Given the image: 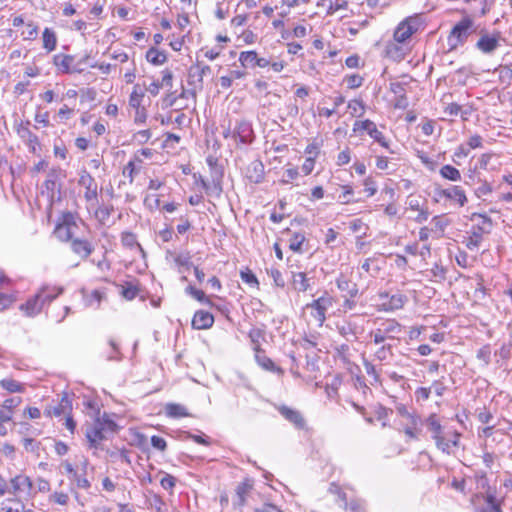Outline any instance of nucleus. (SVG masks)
<instances>
[{"instance_id":"obj_1","label":"nucleus","mask_w":512,"mask_h":512,"mask_svg":"<svg viewBox=\"0 0 512 512\" xmlns=\"http://www.w3.org/2000/svg\"><path fill=\"white\" fill-rule=\"evenodd\" d=\"M63 292L62 287L43 285L38 292L20 306V310L28 317H34L41 313L46 305H49Z\"/></svg>"},{"instance_id":"obj_2","label":"nucleus","mask_w":512,"mask_h":512,"mask_svg":"<svg viewBox=\"0 0 512 512\" xmlns=\"http://www.w3.org/2000/svg\"><path fill=\"white\" fill-rule=\"evenodd\" d=\"M476 31V26L473 18L469 15L464 16L459 20L451 29L447 43L449 51L457 50L468 41V38Z\"/></svg>"},{"instance_id":"obj_3","label":"nucleus","mask_w":512,"mask_h":512,"mask_svg":"<svg viewBox=\"0 0 512 512\" xmlns=\"http://www.w3.org/2000/svg\"><path fill=\"white\" fill-rule=\"evenodd\" d=\"M476 219H479V222L472 225L468 232L469 237L467 238L466 247L469 250L477 249L483 240V235L490 234L493 227L492 219L485 214L473 213L471 220L475 221Z\"/></svg>"},{"instance_id":"obj_4","label":"nucleus","mask_w":512,"mask_h":512,"mask_svg":"<svg viewBox=\"0 0 512 512\" xmlns=\"http://www.w3.org/2000/svg\"><path fill=\"white\" fill-rule=\"evenodd\" d=\"M504 42L505 38L500 31L495 29L493 31L482 29L474 47L483 55L492 56L502 47Z\"/></svg>"},{"instance_id":"obj_5","label":"nucleus","mask_w":512,"mask_h":512,"mask_svg":"<svg viewBox=\"0 0 512 512\" xmlns=\"http://www.w3.org/2000/svg\"><path fill=\"white\" fill-rule=\"evenodd\" d=\"M7 484V493L13 495L15 501L28 500L34 495L32 480L25 474L15 475Z\"/></svg>"},{"instance_id":"obj_6","label":"nucleus","mask_w":512,"mask_h":512,"mask_svg":"<svg viewBox=\"0 0 512 512\" xmlns=\"http://www.w3.org/2000/svg\"><path fill=\"white\" fill-rule=\"evenodd\" d=\"M401 332L402 325L397 320L386 319L382 321L375 330L370 332V337L373 338L375 345H380L386 340L397 339Z\"/></svg>"},{"instance_id":"obj_7","label":"nucleus","mask_w":512,"mask_h":512,"mask_svg":"<svg viewBox=\"0 0 512 512\" xmlns=\"http://www.w3.org/2000/svg\"><path fill=\"white\" fill-rule=\"evenodd\" d=\"M53 63L62 73L82 72L85 70L84 64L94 67L90 56L84 57L82 60L74 64V57L65 54H56L53 57Z\"/></svg>"},{"instance_id":"obj_8","label":"nucleus","mask_w":512,"mask_h":512,"mask_svg":"<svg viewBox=\"0 0 512 512\" xmlns=\"http://www.w3.org/2000/svg\"><path fill=\"white\" fill-rule=\"evenodd\" d=\"M474 512H502L501 503L496 498V491L477 493L472 497Z\"/></svg>"},{"instance_id":"obj_9","label":"nucleus","mask_w":512,"mask_h":512,"mask_svg":"<svg viewBox=\"0 0 512 512\" xmlns=\"http://www.w3.org/2000/svg\"><path fill=\"white\" fill-rule=\"evenodd\" d=\"M333 302V298L325 292L324 295L306 305V308L311 309V316L319 326H322L325 322L326 312L330 307H332Z\"/></svg>"},{"instance_id":"obj_10","label":"nucleus","mask_w":512,"mask_h":512,"mask_svg":"<svg viewBox=\"0 0 512 512\" xmlns=\"http://www.w3.org/2000/svg\"><path fill=\"white\" fill-rule=\"evenodd\" d=\"M421 23L418 16H410L398 24L394 31V40L397 43L406 42L419 30Z\"/></svg>"},{"instance_id":"obj_11","label":"nucleus","mask_w":512,"mask_h":512,"mask_svg":"<svg viewBox=\"0 0 512 512\" xmlns=\"http://www.w3.org/2000/svg\"><path fill=\"white\" fill-rule=\"evenodd\" d=\"M396 411L401 417H408V423L404 424L403 431L409 439L417 440L419 436L420 417L416 413L408 411L404 404H398Z\"/></svg>"},{"instance_id":"obj_12","label":"nucleus","mask_w":512,"mask_h":512,"mask_svg":"<svg viewBox=\"0 0 512 512\" xmlns=\"http://www.w3.org/2000/svg\"><path fill=\"white\" fill-rule=\"evenodd\" d=\"M30 121L20 122L16 125V133L34 155H40L41 144L39 138L29 129Z\"/></svg>"},{"instance_id":"obj_13","label":"nucleus","mask_w":512,"mask_h":512,"mask_svg":"<svg viewBox=\"0 0 512 512\" xmlns=\"http://www.w3.org/2000/svg\"><path fill=\"white\" fill-rule=\"evenodd\" d=\"M353 131L354 132H360L365 131L367 134L374 139V141L378 142L382 147L389 150L391 153H393L392 150L389 148V142L383 135L381 131H379L376 127V124L369 120H363V121H356L353 125Z\"/></svg>"},{"instance_id":"obj_14","label":"nucleus","mask_w":512,"mask_h":512,"mask_svg":"<svg viewBox=\"0 0 512 512\" xmlns=\"http://www.w3.org/2000/svg\"><path fill=\"white\" fill-rule=\"evenodd\" d=\"M76 228L74 215L66 213L56 225L54 235L61 241H70L75 234Z\"/></svg>"},{"instance_id":"obj_15","label":"nucleus","mask_w":512,"mask_h":512,"mask_svg":"<svg viewBox=\"0 0 512 512\" xmlns=\"http://www.w3.org/2000/svg\"><path fill=\"white\" fill-rule=\"evenodd\" d=\"M254 139L252 124L244 119L237 120L233 128V140L243 145H249Z\"/></svg>"},{"instance_id":"obj_16","label":"nucleus","mask_w":512,"mask_h":512,"mask_svg":"<svg viewBox=\"0 0 512 512\" xmlns=\"http://www.w3.org/2000/svg\"><path fill=\"white\" fill-rule=\"evenodd\" d=\"M115 417V414L107 413H104L101 417L98 416V440L109 439L118 432L120 427L114 420Z\"/></svg>"},{"instance_id":"obj_17","label":"nucleus","mask_w":512,"mask_h":512,"mask_svg":"<svg viewBox=\"0 0 512 512\" xmlns=\"http://www.w3.org/2000/svg\"><path fill=\"white\" fill-rule=\"evenodd\" d=\"M78 184L84 189V196L87 201H93L96 199V185H94V178L86 170H82L80 172Z\"/></svg>"},{"instance_id":"obj_18","label":"nucleus","mask_w":512,"mask_h":512,"mask_svg":"<svg viewBox=\"0 0 512 512\" xmlns=\"http://www.w3.org/2000/svg\"><path fill=\"white\" fill-rule=\"evenodd\" d=\"M438 194L446 199L456 201L460 207H463L467 203L465 191L458 185L442 189Z\"/></svg>"},{"instance_id":"obj_19","label":"nucleus","mask_w":512,"mask_h":512,"mask_svg":"<svg viewBox=\"0 0 512 512\" xmlns=\"http://www.w3.org/2000/svg\"><path fill=\"white\" fill-rule=\"evenodd\" d=\"M278 411L287 421L295 425L296 428L303 429L305 427V419L298 410L282 405L278 408Z\"/></svg>"},{"instance_id":"obj_20","label":"nucleus","mask_w":512,"mask_h":512,"mask_svg":"<svg viewBox=\"0 0 512 512\" xmlns=\"http://www.w3.org/2000/svg\"><path fill=\"white\" fill-rule=\"evenodd\" d=\"M246 176L250 182L259 184L264 180L265 172H264V164L260 160L252 161L248 167Z\"/></svg>"},{"instance_id":"obj_21","label":"nucleus","mask_w":512,"mask_h":512,"mask_svg":"<svg viewBox=\"0 0 512 512\" xmlns=\"http://www.w3.org/2000/svg\"><path fill=\"white\" fill-rule=\"evenodd\" d=\"M213 323V315L204 310L196 311L192 319V326L197 330L208 329L213 325Z\"/></svg>"},{"instance_id":"obj_22","label":"nucleus","mask_w":512,"mask_h":512,"mask_svg":"<svg viewBox=\"0 0 512 512\" xmlns=\"http://www.w3.org/2000/svg\"><path fill=\"white\" fill-rule=\"evenodd\" d=\"M11 283V280L0 271V290L6 288ZM15 301L12 294L0 292V312L9 308Z\"/></svg>"},{"instance_id":"obj_23","label":"nucleus","mask_w":512,"mask_h":512,"mask_svg":"<svg viewBox=\"0 0 512 512\" xmlns=\"http://www.w3.org/2000/svg\"><path fill=\"white\" fill-rule=\"evenodd\" d=\"M222 177L223 171L221 169H215V175H212L211 183L208 182V188H205V192L208 195L219 198L222 194Z\"/></svg>"},{"instance_id":"obj_24","label":"nucleus","mask_w":512,"mask_h":512,"mask_svg":"<svg viewBox=\"0 0 512 512\" xmlns=\"http://www.w3.org/2000/svg\"><path fill=\"white\" fill-rule=\"evenodd\" d=\"M71 408H72L71 401L68 399L67 396H64V397H62V399L60 400V402L57 405L50 406L49 408H47L45 413L49 417H51V416L59 417L61 415L68 414L69 411L71 410Z\"/></svg>"},{"instance_id":"obj_25","label":"nucleus","mask_w":512,"mask_h":512,"mask_svg":"<svg viewBox=\"0 0 512 512\" xmlns=\"http://www.w3.org/2000/svg\"><path fill=\"white\" fill-rule=\"evenodd\" d=\"M336 285L337 288L345 292V296H349L350 298H355L358 295V286L356 283L352 282L351 280L347 279L343 275L338 277L336 279Z\"/></svg>"},{"instance_id":"obj_26","label":"nucleus","mask_w":512,"mask_h":512,"mask_svg":"<svg viewBox=\"0 0 512 512\" xmlns=\"http://www.w3.org/2000/svg\"><path fill=\"white\" fill-rule=\"evenodd\" d=\"M198 71V68H195L194 65L189 67L187 73V84L189 87L201 92L203 90L204 83L203 78Z\"/></svg>"},{"instance_id":"obj_27","label":"nucleus","mask_w":512,"mask_h":512,"mask_svg":"<svg viewBox=\"0 0 512 512\" xmlns=\"http://www.w3.org/2000/svg\"><path fill=\"white\" fill-rule=\"evenodd\" d=\"M400 43L390 42L386 45L385 53L386 56L394 61H401L404 59L406 52Z\"/></svg>"},{"instance_id":"obj_28","label":"nucleus","mask_w":512,"mask_h":512,"mask_svg":"<svg viewBox=\"0 0 512 512\" xmlns=\"http://www.w3.org/2000/svg\"><path fill=\"white\" fill-rule=\"evenodd\" d=\"M42 42L43 48L47 52H52L56 49L57 46V36L56 33L51 28H45L42 33Z\"/></svg>"},{"instance_id":"obj_29","label":"nucleus","mask_w":512,"mask_h":512,"mask_svg":"<svg viewBox=\"0 0 512 512\" xmlns=\"http://www.w3.org/2000/svg\"><path fill=\"white\" fill-rule=\"evenodd\" d=\"M255 359L257 363L267 371H280V368H277L275 366L274 362L265 355L264 351L261 348H256Z\"/></svg>"},{"instance_id":"obj_30","label":"nucleus","mask_w":512,"mask_h":512,"mask_svg":"<svg viewBox=\"0 0 512 512\" xmlns=\"http://www.w3.org/2000/svg\"><path fill=\"white\" fill-rule=\"evenodd\" d=\"M111 286L116 290V292L120 293L123 298L129 301L133 300L139 292L138 287L132 283H127L126 286L121 287L111 283Z\"/></svg>"},{"instance_id":"obj_31","label":"nucleus","mask_w":512,"mask_h":512,"mask_svg":"<svg viewBox=\"0 0 512 512\" xmlns=\"http://www.w3.org/2000/svg\"><path fill=\"white\" fill-rule=\"evenodd\" d=\"M428 429L432 433V439L435 440L444 434L443 427L440 424L436 414H431L425 421Z\"/></svg>"},{"instance_id":"obj_32","label":"nucleus","mask_w":512,"mask_h":512,"mask_svg":"<svg viewBox=\"0 0 512 512\" xmlns=\"http://www.w3.org/2000/svg\"><path fill=\"white\" fill-rule=\"evenodd\" d=\"M258 57L257 52L254 50L242 51L239 54V62L244 68H255Z\"/></svg>"},{"instance_id":"obj_33","label":"nucleus","mask_w":512,"mask_h":512,"mask_svg":"<svg viewBox=\"0 0 512 512\" xmlns=\"http://www.w3.org/2000/svg\"><path fill=\"white\" fill-rule=\"evenodd\" d=\"M374 359L380 362H386L393 357L392 345L389 343H382L374 352Z\"/></svg>"},{"instance_id":"obj_34","label":"nucleus","mask_w":512,"mask_h":512,"mask_svg":"<svg viewBox=\"0 0 512 512\" xmlns=\"http://www.w3.org/2000/svg\"><path fill=\"white\" fill-rule=\"evenodd\" d=\"M441 177H443L446 180L457 182L461 180V173L460 171L455 168L452 165L446 164L441 167L439 171Z\"/></svg>"},{"instance_id":"obj_35","label":"nucleus","mask_w":512,"mask_h":512,"mask_svg":"<svg viewBox=\"0 0 512 512\" xmlns=\"http://www.w3.org/2000/svg\"><path fill=\"white\" fill-rule=\"evenodd\" d=\"M0 386L10 393H22L25 391V386L11 378H5L0 381Z\"/></svg>"},{"instance_id":"obj_36","label":"nucleus","mask_w":512,"mask_h":512,"mask_svg":"<svg viewBox=\"0 0 512 512\" xmlns=\"http://www.w3.org/2000/svg\"><path fill=\"white\" fill-rule=\"evenodd\" d=\"M165 412L167 416L171 418H181L188 416L187 409L183 405L177 403L167 404L165 407Z\"/></svg>"},{"instance_id":"obj_37","label":"nucleus","mask_w":512,"mask_h":512,"mask_svg":"<svg viewBox=\"0 0 512 512\" xmlns=\"http://www.w3.org/2000/svg\"><path fill=\"white\" fill-rule=\"evenodd\" d=\"M146 59L154 65H161L166 62L167 57L163 51H159L152 47L146 52Z\"/></svg>"},{"instance_id":"obj_38","label":"nucleus","mask_w":512,"mask_h":512,"mask_svg":"<svg viewBox=\"0 0 512 512\" xmlns=\"http://www.w3.org/2000/svg\"><path fill=\"white\" fill-rule=\"evenodd\" d=\"M309 286V281L305 273L298 272L293 274V287L295 290L305 292L308 290Z\"/></svg>"},{"instance_id":"obj_39","label":"nucleus","mask_w":512,"mask_h":512,"mask_svg":"<svg viewBox=\"0 0 512 512\" xmlns=\"http://www.w3.org/2000/svg\"><path fill=\"white\" fill-rule=\"evenodd\" d=\"M142 164V161L138 158L135 160H130L127 165L123 169V175L124 177H128L130 183L133 181L134 174L138 173L140 170V166Z\"/></svg>"},{"instance_id":"obj_40","label":"nucleus","mask_w":512,"mask_h":512,"mask_svg":"<svg viewBox=\"0 0 512 512\" xmlns=\"http://www.w3.org/2000/svg\"><path fill=\"white\" fill-rule=\"evenodd\" d=\"M306 240L303 233H294L289 239V248L297 253H303L302 245Z\"/></svg>"},{"instance_id":"obj_41","label":"nucleus","mask_w":512,"mask_h":512,"mask_svg":"<svg viewBox=\"0 0 512 512\" xmlns=\"http://www.w3.org/2000/svg\"><path fill=\"white\" fill-rule=\"evenodd\" d=\"M435 445L436 447L446 454L453 453L454 449L451 445L450 440L448 439L447 432H444L443 435H441L439 438L435 439Z\"/></svg>"},{"instance_id":"obj_42","label":"nucleus","mask_w":512,"mask_h":512,"mask_svg":"<svg viewBox=\"0 0 512 512\" xmlns=\"http://www.w3.org/2000/svg\"><path fill=\"white\" fill-rule=\"evenodd\" d=\"M185 292L194 299H196L197 301H199L200 303L211 305L210 299L205 295V293L202 290L190 285L186 287Z\"/></svg>"},{"instance_id":"obj_43","label":"nucleus","mask_w":512,"mask_h":512,"mask_svg":"<svg viewBox=\"0 0 512 512\" xmlns=\"http://www.w3.org/2000/svg\"><path fill=\"white\" fill-rule=\"evenodd\" d=\"M348 108L352 116L361 117L365 112V104L361 99H353L349 101Z\"/></svg>"},{"instance_id":"obj_44","label":"nucleus","mask_w":512,"mask_h":512,"mask_svg":"<svg viewBox=\"0 0 512 512\" xmlns=\"http://www.w3.org/2000/svg\"><path fill=\"white\" fill-rule=\"evenodd\" d=\"M147 505L151 510H154L155 512H165V503L157 494H154L147 499Z\"/></svg>"},{"instance_id":"obj_45","label":"nucleus","mask_w":512,"mask_h":512,"mask_svg":"<svg viewBox=\"0 0 512 512\" xmlns=\"http://www.w3.org/2000/svg\"><path fill=\"white\" fill-rule=\"evenodd\" d=\"M143 97H144V93L141 89H139L138 85H136L130 95V98H129V105L132 107V108H140L142 107L141 106V102L143 100Z\"/></svg>"},{"instance_id":"obj_46","label":"nucleus","mask_w":512,"mask_h":512,"mask_svg":"<svg viewBox=\"0 0 512 512\" xmlns=\"http://www.w3.org/2000/svg\"><path fill=\"white\" fill-rule=\"evenodd\" d=\"M122 242L124 245L128 247H136L142 256H145V251L141 247V245L137 242L136 236L133 233H124L122 236Z\"/></svg>"},{"instance_id":"obj_47","label":"nucleus","mask_w":512,"mask_h":512,"mask_svg":"<svg viewBox=\"0 0 512 512\" xmlns=\"http://www.w3.org/2000/svg\"><path fill=\"white\" fill-rule=\"evenodd\" d=\"M476 358L488 366L491 362V346L490 344L483 345L476 353Z\"/></svg>"},{"instance_id":"obj_48","label":"nucleus","mask_w":512,"mask_h":512,"mask_svg":"<svg viewBox=\"0 0 512 512\" xmlns=\"http://www.w3.org/2000/svg\"><path fill=\"white\" fill-rule=\"evenodd\" d=\"M406 297L402 294H394L389 298L386 310H396L403 307Z\"/></svg>"},{"instance_id":"obj_49","label":"nucleus","mask_w":512,"mask_h":512,"mask_svg":"<svg viewBox=\"0 0 512 512\" xmlns=\"http://www.w3.org/2000/svg\"><path fill=\"white\" fill-rule=\"evenodd\" d=\"M23 39L26 41H33L38 36V26L32 21L26 23V30L22 32Z\"/></svg>"},{"instance_id":"obj_50","label":"nucleus","mask_w":512,"mask_h":512,"mask_svg":"<svg viewBox=\"0 0 512 512\" xmlns=\"http://www.w3.org/2000/svg\"><path fill=\"white\" fill-rule=\"evenodd\" d=\"M354 194L353 188L350 185L343 186V192L339 195L338 201L341 204H349V203H355L358 202V200H355L352 198Z\"/></svg>"},{"instance_id":"obj_51","label":"nucleus","mask_w":512,"mask_h":512,"mask_svg":"<svg viewBox=\"0 0 512 512\" xmlns=\"http://www.w3.org/2000/svg\"><path fill=\"white\" fill-rule=\"evenodd\" d=\"M251 489V485L247 482L240 483L236 488V495L238 497L237 504L242 506L245 503L246 495L248 494L249 490Z\"/></svg>"},{"instance_id":"obj_52","label":"nucleus","mask_w":512,"mask_h":512,"mask_svg":"<svg viewBox=\"0 0 512 512\" xmlns=\"http://www.w3.org/2000/svg\"><path fill=\"white\" fill-rule=\"evenodd\" d=\"M474 477L476 479L478 486L481 489L485 490L486 492L493 491L489 485V481H488L487 474L485 471H483V470L476 471Z\"/></svg>"},{"instance_id":"obj_53","label":"nucleus","mask_w":512,"mask_h":512,"mask_svg":"<svg viewBox=\"0 0 512 512\" xmlns=\"http://www.w3.org/2000/svg\"><path fill=\"white\" fill-rule=\"evenodd\" d=\"M248 335H249L251 342L254 345V351L256 350V348H261L260 340L264 339V336H265L264 330H262L260 328H252L249 331Z\"/></svg>"},{"instance_id":"obj_54","label":"nucleus","mask_w":512,"mask_h":512,"mask_svg":"<svg viewBox=\"0 0 512 512\" xmlns=\"http://www.w3.org/2000/svg\"><path fill=\"white\" fill-rule=\"evenodd\" d=\"M72 248L77 254H80L82 256H87L91 252L88 243L85 241L74 240L72 242Z\"/></svg>"},{"instance_id":"obj_55","label":"nucleus","mask_w":512,"mask_h":512,"mask_svg":"<svg viewBox=\"0 0 512 512\" xmlns=\"http://www.w3.org/2000/svg\"><path fill=\"white\" fill-rule=\"evenodd\" d=\"M363 366L365 368V371H366L367 375L372 377L374 383H380L381 382L380 375L377 372L376 367H375V365L373 363H371L368 360H364L363 361Z\"/></svg>"},{"instance_id":"obj_56","label":"nucleus","mask_w":512,"mask_h":512,"mask_svg":"<svg viewBox=\"0 0 512 512\" xmlns=\"http://www.w3.org/2000/svg\"><path fill=\"white\" fill-rule=\"evenodd\" d=\"M50 501L65 506L68 504L69 496L64 492H54L50 495Z\"/></svg>"},{"instance_id":"obj_57","label":"nucleus","mask_w":512,"mask_h":512,"mask_svg":"<svg viewBox=\"0 0 512 512\" xmlns=\"http://www.w3.org/2000/svg\"><path fill=\"white\" fill-rule=\"evenodd\" d=\"M162 88L171 89L173 86V73L169 69L162 71V79L160 81Z\"/></svg>"},{"instance_id":"obj_58","label":"nucleus","mask_w":512,"mask_h":512,"mask_svg":"<svg viewBox=\"0 0 512 512\" xmlns=\"http://www.w3.org/2000/svg\"><path fill=\"white\" fill-rule=\"evenodd\" d=\"M363 185L365 187L364 191L367 193L368 197H371V196L376 194V192H377V184H376V182H375V180L373 178L367 177L364 180Z\"/></svg>"},{"instance_id":"obj_59","label":"nucleus","mask_w":512,"mask_h":512,"mask_svg":"<svg viewBox=\"0 0 512 512\" xmlns=\"http://www.w3.org/2000/svg\"><path fill=\"white\" fill-rule=\"evenodd\" d=\"M492 191H493V188H492L491 184L487 181H483V182H481L480 186L476 188L475 195L478 198H481L483 196L491 194Z\"/></svg>"},{"instance_id":"obj_60","label":"nucleus","mask_w":512,"mask_h":512,"mask_svg":"<svg viewBox=\"0 0 512 512\" xmlns=\"http://www.w3.org/2000/svg\"><path fill=\"white\" fill-rule=\"evenodd\" d=\"M430 388H431V390L432 389L434 390V393L437 396H439V397L443 396V394L447 390V386L445 385V382H444V377H442L441 379L433 381V383H432Z\"/></svg>"},{"instance_id":"obj_61","label":"nucleus","mask_w":512,"mask_h":512,"mask_svg":"<svg viewBox=\"0 0 512 512\" xmlns=\"http://www.w3.org/2000/svg\"><path fill=\"white\" fill-rule=\"evenodd\" d=\"M347 85L350 89H356L363 83V77L359 74H352L346 77Z\"/></svg>"},{"instance_id":"obj_62","label":"nucleus","mask_w":512,"mask_h":512,"mask_svg":"<svg viewBox=\"0 0 512 512\" xmlns=\"http://www.w3.org/2000/svg\"><path fill=\"white\" fill-rule=\"evenodd\" d=\"M240 276H241L242 281L245 282L246 284H248L250 286L258 285V280H257L256 276L249 269H247L246 271H241Z\"/></svg>"},{"instance_id":"obj_63","label":"nucleus","mask_w":512,"mask_h":512,"mask_svg":"<svg viewBox=\"0 0 512 512\" xmlns=\"http://www.w3.org/2000/svg\"><path fill=\"white\" fill-rule=\"evenodd\" d=\"M512 343H503L501 347L495 352L501 359L507 360L511 357Z\"/></svg>"},{"instance_id":"obj_64","label":"nucleus","mask_w":512,"mask_h":512,"mask_svg":"<svg viewBox=\"0 0 512 512\" xmlns=\"http://www.w3.org/2000/svg\"><path fill=\"white\" fill-rule=\"evenodd\" d=\"M430 272L437 281H443L446 278V269L437 263L434 264Z\"/></svg>"}]
</instances>
